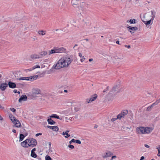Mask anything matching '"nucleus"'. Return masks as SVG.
<instances>
[{"label":"nucleus","mask_w":160,"mask_h":160,"mask_svg":"<svg viewBox=\"0 0 160 160\" xmlns=\"http://www.w3.org/2000/svg\"><path fill=\"white\" fill-rule=\"evenodd\" d=\"M68 146L69 148H70L71 149H73L74 148V147L73 145H71V144L69 145Z\"/></svg>","instance_id":"obj_41"},{"label":"nucleus","mask_w":160,"mask_h":160,"mask_svg":"<svg viewBox=\"0 0 160 160\" xmlns=\"http://www.w3.org/2000/svg\"><path fill=\"white\" fill-rule=\"evenodd\" d=\"M136 20L135 19H130L129 21L128 20L127 21V22H129L131 24L132 23H136L135 22Z\"/></svg>","instance_id":"obj_29"},{"label":"nucleus","mask_w":160,"mask_h":160,"mask_svg":"<svg viewBox=\"0 0 160 160\" xmlns=\"http://www.w3.org/2000/svg\"><path fill=\"white\" fill-rule=\"evenodd\" d=\"M128 113V111L125 110L122 111V112L118 114L117 116L118 119L120 120L122 118H124L125 115Z\"/></svg>","instance_id":"obj_7"},{"label":"nucleus","mask_w":160,"mask_h":160,"mask_svg":"<svg viewBox=\"0 0 160 160\" xmlns=\"http://www.w3.org/2000/svg\"><path fill=\"white\" fill-rule=\"evenodd\" d=\"M41 90L38 88H34L32 90V93L34 95H37L40 94Z\"/></svg>","instance_id":"obj_13"},{"label":"nucleus","mask_w":160,"mask_h":160,"mask_svg":"<svg viewBox=\"0 0 160 160\" xmlns=\"http://www.w3.org/2000/svg\"><path fill=\"white\" fill-rule=\"evenodd\" d=\"M117 117L116 118H112L111 119V121L112 122H113L114 121L116 120L117 119H118V117Z\"/></svg>","instance_id":"obj_39"},{"label":"nucleus","mask_w":160,"mask_h":160,"mask_svg":"<svg viewBox=\"0 0 160 160\" xmlns=\"http://www.w3.org/2000/svg\"><path fill=\"white\" fill-rule=\"evenodd\" d=\"M28 146L32 147H33L36 146L37 144V141L36 139L34 138L28 139Z\"/></svg>","instance_id":"obj_5"},{"label":"nucleus","mask_w":160,"mask_h":160,"mask_svg":"<svg viewBox=\"0 0 160 160\" xmlns=\"http://www.w3.org/2000/svg\"><path fill=\"white\" fill-rule=\"evenodd\" d=\"M144 159V156H142L141 157L140 159V160H143Z\"/></svg>","instance_id":"obj_50"},{"label":"nucleus","mask_w":160,"mask_h":160,"mask_svg":"<svg viewBox=\"0 0 160 160\" xmlns=\"http://www.w3.org/2000/svg\"><path fill=\"white\" fill-rule=\"evenodd\" d=\"M42 135V133H37L36 134V137H38V136L39 135Z\"/></svg>","instance_id":"obj_45"},{"label":"nucleus","mask_w":160,"mask_h":160,"mask_svg":"<svg viewBox=\"0 0 160 160\" xmlns=\"http://www.w3.org/2000/svg\"><path fill=\"white\" fill-rule=\"evenodd\" d=\"M116 158V156H112V158H111V160H113V159H114L115 158Z\"/></svg>","instance_id":"obj_46"},{"label":"nucleus","mask_w":160,"mask_h":160,"mask_svg":"<svg viewBox=\"0 0 160 160\" xmlns=\"http://www.w3.org/2000/svg\"><path fill=\"white\" fill-rule=\"evenodd\" d=\"M31 156L33 158H36L37 157V155L34 152H31Z\"/></svg>","instance_id":"obj_35"},{"label":"nucleus","mask_w":160,"mask_h":160,"mask_svg":"<svg viewBox=\"0 0 160 160\" xmlns=\"http://www.w3.org/2000/svg\"><path fill=\"white\" fill-rule=\"evenodd\" d=\"M125 46L126 47H127L128 48H130V45H128V46H127V45H125Z\"/></svg>","instance_id":"obj_52"},{"label":"nucleus","mask_w":160,"mask_h":160,"mask_svg":"<svg viewBox=\"0 0 160 160\" xmlns=\"http://www.w3.org/2000/svg\"><path fill=\"white\" fill-rule=\"evenodd\" d=\"M66 49L63 47H54L53 49L49 51V54L55 53H65L66 52Z\"/></svg>","instance_id":"obj_2"},{"label":"nucleus","mask_w":160,"mask_h":160,"mask_svg":"<svg viewBox=\"0 0 160 160\" xmlns=\"http://www.w3.org/2000/svg\"><path fill=\"white\" fill-rule=\"evenodd\" d=\"M38 33L40 35H44L46 34V31L42 30H39L38 32Z\"/></svg>","instance_id":"obj_22"},{"label":"nucleus","mask_w":160,"mask_h":160,"mask_svg":"<svg viewBox=\"0 0 160 160\" xmlns=\"http://www.w3.org/2000/svg\"><path fill=\"white\" fill-rule=\"evenodd\" d=\"M160 102V98L158 100H157L156 102L152 103V104L153 105V106H154L157 105Z\"/></svg>","instance_id":"obj_31"},{"label":"nucleus","mask_w":160,"mask_h":160,"mask_svg":"<svg viewBox=\"0 0 160 160\" xmlns=\"http://www.w3.org/2000/svg\"><path fill=\"white\" fill-rule=\"evenodd\" d=\"M128 113V111L125 110L122 111V112L118 114L117 116L118 119L120 120L122 118H124L125 115Z\"/></svg>","instance_id":"obj_8"},{"label":"nucleus","mask_w":160,"mask_h":160,"mask_svg":"<svg viewBox=\"0 0 160 160\" xmlns=\"http://www.w3.org/2000/svg\"><path fill=\"white\" fill-rule=\"evenodd\" d=\"M31 58L33 59H35L36 58H42V57L40 56L39 55H37L36 54H34L32 55L31 56Z\"/></svg>","instance_id":"obj_19"},{"label":"nucleus","mask_w":160,"mask_h":160,"mask_svg":"<svg viewBox=\"0 0 160 160\" xmlns=\"http://www.w3.org/2000/svg\"><path fill=\"white\" fill-rule=\"evenodd\" d=\"M40 68V67L38 65H36L33 66L32 67V69L34 70V69H35V68Z\"/></svg>","instance_id":"obj_37"},{"label":"nucleus","mask_w":160,"mask_h":160,"mask_svg":"<svg viewBox=\"0 0 160 160\" xmlns=\"http://www.w3.org/2000/svg\"><path fill=\"white\" fill-rule=\"evenodd\" d=\"M128 28L129 30H131L133 31H135L136 30L138 29V28L137 27H132L131 26H129L128 27Z\"/></svg>","instance_id":"obj_25"},{"label":"nucleus","mask_w":160,"mask_h":160,"mask_svg":"<svg viewBox=\"0 0 160 160\" xmlns=\"http://www.w3.org/2000/svg\"><path fill=\"white\" fill-rule=\"evenodd\" d=\"M160 102V98L158 100H157L156 102L152 103V104L153 105V106H154L157 105Z\"/></svg>","instance_id":"obj_32"},{"label":"nucleus","mask_w":160,"mask_h":160,"mask_svg":"<svg viewBox=\"0 0 160 160\" xmlns=\"http://www.w3.org/2000/svg\"><path fill=\"white\" fill-rule=\"evenodd\" d=\"M62 58L64 61L66 68L68 67L73 61L72 59L69 57H62Z\"/></svg>","instance_id":"obj_4"},{"label":"nucleus","mask_w":160,"mask_h":160,"mask_svg":"<svg viewBox=\"0 0 160 160\" xmlns=\"http://www.w3.org/2000/svg\"><path fill=\"white\" fill-rule=\"evenodd\" d=\"M144 146L145 147H146V148H149L150 147L149 146H148V145L147 144H145L144 145Z\"/></svg>","instance_id":"obj_51"},{"label":"nucleus","mask_w":160,"mask_h":160,"mask_svg":"<svg viewBox=\"0 0 160 160\" xmlns=\"http://www.w3.org/2000/svg\"><path fill=\"white\" fill-rule=\"evenodd\" d=\"M75 142L76 143L79 144H81V141L80 140H75Z\"/></svg>","instance_id":"obj_40"},{"label":"nucleus","mask_w":160,"mask_h":160,"mask_svg":"<svg viewBox=\"0 0 160 160\" xmlns=\"http://www.w3.org/2000/svg\"><path fill=\"white\" fill-rule=\"evenodd\" d=\"M10 110L13 112H15L16 111V109L14 108H10Z\"/></svg>","instance_id":"obj_42"},{"label":"nucleus","mask_w":160,"mask_h":160,"mask_svg":"<svg viewBox=\"0 0 160 160\" xmlns=\"http://www.w3.org/2000/svg\"><path fill=\"white\" fill-rule=\"evenodd\" d=\"M36 151V148H33L31 151V152H34V151Z\"/></svg>","instance_id":"obj_53"},{"label":"nucleus","mask_w":160,"mask_h":160,"mask_svg":"<svg viewBox=\"0 0 160 160\" xmlns=\"http://www.w3.org/2000/svg\"><path fill=\"white\" fill-rule=\"evenodd\" d=\"M50 118H55L57 119H59L60 120H62V118H60L56 114H52L50 116Z\"/></svg>","instance_id":"obj_23"},{"label":"nucleus","mask_w":160,"mask_h":160,"mask_svg":"<svg viewBox=\"0 0 160 160\" xmlns=\"http://www.w3.org/2000/svg\"><path fill=\"white\" fill-rule=\"evenodd\" d=\"M0 120H3V118H2L1 116L0 115Z\"/></svg>","instance_id":"obj_60"},{"label":"nucleus","mask_w":160,"mask_h":160,"mask_svg":"<svg viewBox=\"0 0 160 160\" xmlns=\"http://www.w3.org/2000/svg\"><path fill=\"white\" fill-rule=\"evenodd\" d=\"M78 55L81 58H82V54L80 52H79L78 53Z\"/></svg>","instance_id":"obj_49"},{"label":"nucleus","mask_w":160,"mask_h":160,"mask_svg":"<svg viewBox=\"0 0 160 160\" xmlns=\"http://www.w3.org/2000/svg\"><path fill=\"white\" fill-rule=\"evenodd\" d=\"M160 102V98L158 100H157L156 102L152 103V104L153 105V106H154L157 105Z\"/></svg>","instance_id":"obj_30"},{"label":"nucleus","mask_w":160,"mask_h":160,"mask_svg":"<svg viewBox=\"0 0 160 160\" xmlns=\"http://www.w3.org/2000/svg\"><path fill=\"white\" fill-rule=\"evenodd\" d=\"M78 46V45L77 44H76L74 46L73 48L74 49H75V48L76 46Z\"/></svg>","instance_id":"obj_59"},{"label":"nucleus","mask_w":160,"mask_h":160,"mask_svg":"<svg viewBox=\"0 0 160 160\" xmlns=\"http://www.w3.org/2000/svg\"><path fill=\"white\" fill-rule=\"evenodd\" d=\"M12 132H13V133H16V130L15 129H13L12 130Z\"/></svg>","instance_id":"obj_58"},{"label":"nucleus","mask_w":160,"mask_h":160,"mask_svg":"<svg viewBox=\"0 0 160 160\" xmlns=\"http://www.w3.org/2000/svg\"><path fill=\"white\" fill-rule=\"evenodd\" d=\"M113 154V153L110 152V151H108L106 152V154L103 156V158H106L108 157H110Z\"/></svg>","instance_id":"obj_16"},{"label":"nucleus","mask_w":160,"mask_h":160,"mask_svg":"<svg viewBox=\"0 0 160 160\" xmlns=\"http://www.w3.org/2000/svg\"><path fill=\"white\" fill-rule=\"evenodd\" d=\"M72 142H71V140L70 141H69V143L71 144Z\"/></svg>","instance_id":"obj_64"},{"label":"nucleus","mask_w":160,"mask_h":160,"mask_svg":"<svg viewBox=\"0 0 160 160\" xmlns=\"http://www.w3.org/2000/svg\"><path fill=\"white\" fill-rule=\"evenodd\" d=\"M13 92L15 93H16L17 92V90H16V89H14V90H13Z\"/></svg>","instance_id":"obj_56"},{"label":"nucleus","mask_w":160,"mask_h":160,"mask_svg":"<svg viewBox=\"0 0 160 160\" xmlns=\"http://www.w3.org/2000/svg\"><path fill=\"white\" fill-rule=\"evenodd\" d=\"M45 160H52L51 157L48 156H47L45 157Z\"/></svg>","instance_id":"obj_38"},{"label":"nucleus","mask_w":160,"mask_h":160,"mask_svg":"<svg viewBox=\"0 0 160 160\" xmlns=\"http://www.w3.org/2000/svg\"><path fill=\"white\" fill-rule=\"evenodd\" d=\"M108 87H107V88L103 90V92H106V91H107L108 89Z\"/></svg>","instance_id":"obj_48"},{"label":"nucleus","mask_w":160,"mask_h":160,"mask_svg":"<svg viewBox=\"0 0 160 160\" xmlns=\"http://www.w3.org/2000/svg\"><path fill=\"white\" fill-rule=\"evenodd\" d=\"M69 132V130H67L66 131V132H65L68 133Z\"/></svg>","instance_id":"obj_62"},{"label":"nucleus","mask_w":160,"mask_h":160,"mask_svg":"<svg viewBox=\"0 0 160 160\" xmlns=\"http://www.w3.org/2000/svg\"><path fill=\"white\" fill-rule=\"evenodd\" d=\"M153 130L152 128L140 127L136 128V132L139 134H146L150 133Z\"/></svg>","instance_id":"obj_1"},{"label":"nucleus","mask_w":160,"mask_h":160,"mask_svg":"<svg viewBox=\"0 0 160 160\" xmlns=\"http://www.w3.org/2000/svg\"><path fill=\"white\" fill-rule=\"evenodd\" d=\"M8 85L10 88H14L16 87V85L14 82L9 81L8 83Z\"/></svg>","instance_id":"obj_17"},{"label":"nucleus","mask_w":160,"mask_h":160,"mask_svg":"<svg viewBox=\"0 0 160 160\" xmlns=\"http://www.w3.org/2000/svg\"><path fill=\"white\" fill-rule=\"evenodd\" d=\"M12 122L15 124V126L17 128H20L21 127V125L20 122L17 119H16Z\"/></svg>","instance_id":"obj_12"},{"label":"nucleus","mask_w":160,"mask_h":160,"mask_svg":"<svg viewBox=\"0 0 160 160\" xmlns=\"http://www.w3.org/2000/svg\"><path fill=\"white\" fill-rule=\"evenodd\" d=\"M28 140H27V139L24 141L22 142L21 143V145L24 148H28V147H29V146H28Z\"/></svg>","instance_id":"obj_11"},{"label":"nucleus","mask_w":160,"mask_h":160,"mask_svg":"<svg viewBox=\"0 0 160 160\" xmlns=\"http://www.w3.org/2000/svg\"><path fill=\"white\" fill-rule=\"evenodd\" d=\"M158 149V153L157 154L158 156L160 157V145L158 146V147L157 148Z\"/></svg>","instance_id":"obj_36"},{"label":"nucleus","mask_w":160,"mask_h":160,"mask_svg":"<svg viewBox=\"0 0 160 160\" xmlns=\"http://www.w3.org/2000/svg\"><path fill=\"white\" fill-rule=\"evenodd\" d=\"M120 88V86L119 84L118 85H116L114 87L111 91L109 92V94H113L115 92L117 91V92H120L119 88Z\"/></svg>","instance_id":"obj_6"},{"label":"nucleus","mask_w":160,"mask_h":160,"mask_svg":"<svg viewBox=\"0 0 160 160\" xmlns=\"http://www.w3.org/2000/svg\"><path fill=\"white\" fill-rule=\"evenodd\" d=\"M62 134L64 135L65 138H68L70 136V135L68 134V133L63 132H62Z\"/></svg>","instance_id":"obj_28"},{"label":"nucleus","mask_w":160,"mask_h":160,"mask_svg":"<svg viewBox=\"0 0 160 160\" xmlns=\"http://www.w3.org/2000/svg\"><path fill=\"white\" fill-rule=\"evenodd\" d=\"M64 64L65 63H64V61L61 58L58 61L54 67V68L56 69H58L61 68H66Z\"/></svg>","instance_id":"obj_3"},{"label":"nucleus","mask_w":160,"mask_h":160,"mask_svg":"<svg viewBox=\"0 0 160 160\" xmlns=\"http://www.w3.org/2000/svg\"><path fill=\"white\" fill-rule=\"evenodd\" d=\"M8 84L6 83H3L0 85V89L2 91H4L8 87Z\"/></svg>","instance_id":"obj_15"},{"label":"nucleus","mask_w":160,"mask_h":160,"mask_svg":"<svg viewBox=\"0 0 160 160\" xmlns=\"http://www.w3.org/2000/svg\"><path fill=\"white\" fill-rule=\"evenodd\" d=\"M71 140V142H75V140L74 139H72Z\"/></svg>","instance_id":"obj_55"},{"label":"nucleus","mask_w":160,"mask_h":160,"mask_svg":"<svg viewBox=\"0 0 160 160\" xmlns=\"http://www.w3.org/2000/svg\"><path fill=\"white\" fill-rule=\"evenodd\" d=\"M32 70H33V69H32V68H30V69H28L25 70L26 71H31Z\"/></svg>","instance_id":"obj_54"},{"label":"nucleus","mask_w":160,"mask_h":160,"mask_svg":"<svg viewBox=\"0 0 160 160\" xmlns=\"http://www.w3.org/2000/svg\"><path fill=\"white\" fill-rule=\"evenodd\" d=\"M24 136L22 134H21L20 135L19 141L21 142L23 140L24 138Z\"/></svg>","instance_id":"obj_27"},{"label":"nucleus","mask_w":160,"mask_h":160,"mask_svg":"<svg viewBox=\"0 0 160 160\" xmlns=\"http://www.w3.org/2000/svg\"><path fill=\"white\" fill-rule=\"evenodd\" d=\"M151 12L152 16H151L152 18L151 19L153 21L154 18L156 17V12L154 10H152L151 11Z\"/></svg>","instance_id":"obj_18"},{"label":"nucleus","mask_w":160,"mask_h":160,"mask_svg":"<svg viewBox=\"0 0 160 160\" xmlns=\"http://www.w3.org/2000/svg\"><path fill=\"white\" fill-rule=\"evenodd\" d=\"M37 77L38 76H35V77L33 76L32 77H22V78H17V80H29L30 79H32V78H33V79H34L35 77Z\"/></svg>","instance_id":"obj_9"},{"label":"nucleus","mask_w":160,"mask_h":160,"mask_svg":"<svg viewBox=\"0 0 160 160\" xmlns=\"http://www.w3.org/2000/svg\"><path fill=\"white\" fill-rule=\"evenodd\" d=\"M97 97V95L96 94H94L88 100V99L87 101L88 102V103H89L90 102H91L94 101L96 98Z\"/></svg>","instance_id":"obj_10"},{"label":"nucleus","mask_w":160,"mask_h":160,"mask_svg":"<svg viewBox=\"0 0 160 160\" xmlns=\"http://www.w3.org/2000/svg\"><path fill=\"white\" fill-rule=\"evenodd\" d=\"M47 127L51 129H52L53 128V126H51L49 125L47 126Z\"/></svg>","instance_id":"obj_44"},{"label":"nucleus","mask_w":160,"mask_h":160,"mask_svg":"<svg viewBox=\"0 0 160 160\" xmlns=\"http://www.w3.org/2000/svg\"><path fill=\"white\" fill-rule=\"evenodd\" d=\"M116 43L117 44H120V43H119V41H117L116 42Z\"/></svg>","instance_id":"obj_57"},{"label":"nucleus","mask_w":160,"mask_h":160,"mask_svg":"<svg viewBox=\"0 0 160 160\" xmlns=\"http://www.w3.org/2000/svg\"><path fill=\"white\" fill-rule=\"evenodd\" d=\"M52 130L54 131H57L59 130V128L57 126H54L52 128Z\"/></svg>","instance_id":"obj_34"},{"label":"nucleus","mask_w":160,"mask_h":160,"mask_svg":"<svg viewBox=\"0 0 160 160\" xmlns=\"http://www.w3.org/2000/svg\"><path fill=\"white\" fill-rule=\"evenodd\" d=\"M9 118H10L12 122H14L15 120L16 119L15 117L13 116L11 113H10L9 115Z\"/></svg>","instance_id":"obj_20"},{"label":"nucleus","mask_w":160,"mask_h":160,"mask_svg":"<svg viewBox=\"0 0 160 160\" xmlns=\"http://www.w3.org/2000/svg\"><path fill=\"white\" fill-rule=\"evenodd\" d=\"M93 60V59L92 58H90L89 59V62L92 61Z\"/></svg>","instance_id":"obj_61"},{"label":"nucleus","mask_w":160,"mask_h":160,"mask_svg":"<svg viewBox=\"0 0 160 160\" xmlns=\"http://www.w3.org/2000/svg\"><path fill=\"white\" fill-rule=\"evenodd\" d=\"M153 107V105L152 104L151 105L149 106L147 108V111H149L151 110L152 108Z\"/></svg>","instance_id":"obj_33"},{"label":"nucleus","mask_w":160,"mask_h":160,"mask_svg":"<svg viewBox=\"0 0 160 160\" xmlns=\"http://www.w3.org/2000/svg\"><path fill=\"white\" fill-rule=\"evenodd\" d=\"M47 54V52L46 51H43L39 53V55L41 57L42 56H45Z\"/></svg>","instance_id":"obj_26"},{"label":"nucleus","mask_w":160,"mask_h":160,"mask_svg":"<svg viewBox=\"0 0 160 160\" xmlns=\"http://www.w3.org/2000/svg\"><path fill=\"white\" fill-rule=\"evenodd\" d=\"M49 150H50V148H51V143L49 142Z\"/></svg>","instance_id":"obj_47"},{"label":"nucleus","mask_w":160,"mask_h":160,"mask_svg":"<svg viewBox=\"0 0 160 160\" xmlns=\"http://www.w3.org/2000/svg\"><path fill=\"white\" fill-rule=\"evenodd\" d=\"M27 99V97L26 95H22L21 96L20 98L18 100V102H21L22 101H26Z\"/></svg>","instance_id":"obj_14"},{"label":"nucleus","mask_w":160,"mask_h":160,"mask_svg":"<svg viewBox=\"0 0 160 160\" xmlns=\"http://www.w3.org/2000/svg\"><path fill=\"white\" fill-rule=\"evenodd\" d=\"M85 59V58H84V57L82 56V58H81L80 61L81 62H83V61H84Z\"/></svg>","instance_id":"obj_43"},{"label":"nucleus","mask_w":160,"mask_h":160,"mask_svg":"<svg viewBox=\"0 0 160 160\" xmlns=\"http://www.w3.org/2000/svg\"><path fill=\"white\" fill-rule=\"evenodd\" d=\"M64 92H68V91L67 90H64Z\"/></svg>","instance_id":"obj_63"},{"label":"nucleus","mask_w":160,"mask_h":160,"mask_svg":"<svg viewBox=\"0 0 160 160\" xmlns=\"http://www.w3.org/2000/svg\"><path fill=\"white\" fill-rule=\"evenodd\" d=\"M47 121L48 122V123L51 125H54L56 123V122L53 121L51 118H48Z\"/></svg>","instance_id":"obj_21"},{"label":"nucleus","mask_w":160,"mask_h":160,"mask_svg":"<svg viewBox=\"0 0 160 160\" xmlns=\"http://www.w3.org/2000/svg\"><path fill=\"white\" fill-rule=\"evenodd\" d=\"M143 22L146 26L149 25L151 23V22H152L151 23V24H152V23H153V21L151 20V19H150V20H149L148 21H143Z\"/></svg>","instance_id":"obj_24"}]
</instances>
